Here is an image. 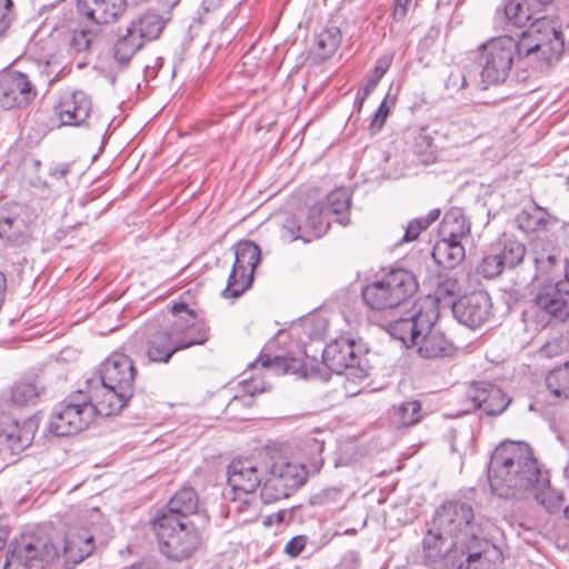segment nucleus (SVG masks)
<instances>
[{"label":"nucleus","instance_id":"1","mask_svg":"<svg viewBox=\"0 0 569 569\" xmlns=\"http://www.w3.org/2000/svg\"><path fill=\"white\" fill-rule=\"evenodd\" d=\"M93 536L86 529L69 531L62 550L46 536L23 533L11 541V560L24 569H73V566L88 558L93 549Z\"/></svg>","mask_w":569,"mask_h":569},{"label":"nucleus","instance_id":"2","mask_svg":"<svg viewBox=\"0 0 569 569\" xmlns=\"http://www.w3.org/2000/svg\"><path fill=\"white\" fill-rule=\"evenodd\" d=\"M488 479L495 495L523 499L533 491V451L523 441L505 440L493 450Z\"/></svg>","mask_w":569,"mask_h":569},{"label":"nucleus","instance_id":"3","mask_svg":"<svg viewBox=\"0 0 569 569\" xmlns=\"http://www.w3.org/2000/svg\"><path fill=\"white\" fill-rule=\"evenodd\" d=\"M438 312L435 306H413L410 316L391 325L392 336L407 347L418 346L417 352L423 359H438L453 355L455 347L443 332L435 328Z\"/></svg>","mask_w":569,"mask_h":569},{"label":"nucleus","instance_id":"4","mask_svg":"<svg viewBox=\"0 0 569 569\" xmlns=\"http://www.w3.org/2000/svg\"><path fill=\"white\" fill-rule=\"evenodd\" d=\"M136 369L124 353L110 355L100 366L98 379L87 380L91 392L101 400L104 413H119L133 396Z\"/></svg>","mask_w":569,"mask_h":569},{"label":"nucleus","instance_id":"5","mask_svg":"<svg viewBox=\"0 0 569 569\" xmlns=\"http://www.w3.org/2000/svg\"><path fill=\"white\" fill-rule=\"evenodd\" d=\"M533 53V39L529 31H521L515 37L505 34L492 38L480 46L479 64L481 80L486 84L503 82L511 70L515 56L521 58Z\"/></svg>","mask_w":569,"mask_h":569},{"label":"nucleus","instance_id":"6","mask_svg":"<svg viewBox=\"0 0 569 569\" xmlns=\"http://www.w3.org/2000/svg\"><path fill=\"white\" fill-rule=\"evenodd\" d=\"M100 402L87 385L86 389L70 393L53 409L48 425L49 432L58 437L77 435L87 429L97 416H113L102 412Z\"/></svg>","mask_w":569,"mask_h":569},{"label":"nucleus","instance_id":"7","mask_svg":"<svg viewBox=\"0 0 569 569\" xmlns=\"http://www.w3.org/2000/svg\"><path fill=\"white\" fill-rule=\"evenodd\" d=\"M418 289V282L412 272L396 269L381 280L362 288L365 303L375 311L393 309L409 299Z\"/></svg>","mask_w":569,"mask_h":569},{"label":"nucleus","instance_id":"8","mask_svg":"<svg viewBox=\"0 0 569 569\" xmlns=\"http://www.w3.org/2000/svg\"><path fill=\"white\" fill-rule=\"evenodd\" d=\"M433 525L442 529L446 535L458 541V548L463 543H472L483 538L482 526L476 520L471 506L459 500L443 502L433 515Z\"/></svg>","mask_w":569,"mask_h":569},{"label":"nucleus","instance_id":"9","mask_svg":"<svg viewBox=\"0 0 569 569\" xmlns=\"http://www.w3.org/2000/svg\"><path fill=\"white\" fill-rule=\"evenodd\" d=\"M161 552L169 559L180 561L189 558L199 547L200 533L192 521H153Z\"/></svg>","mask_w":569,"mask_h":569},{"label":"nucleus","instance_id":"10","mask_svg":"<svg viewBox=\"0 0 569 569\" xmlns=\"http://www.w3.org/2000/svg\"><path fill=\"white\" fill-rule=\"evenodd\" d=\"M307 479L306 465L279 460L268 463L263 475L261 499L264 503H272L289 497L301 487Z\"/></svg>","mask_w":569,"mask_h":569},{"label":"nucleus","instance_id":"11","mask_svg":"<svg viewBox=\"0 0 569 569\" xmlns=\"http://www.w3.org/2000/svg\"><path fill=\"white\" fill-rule=\"evenodd\" d=\"M268 470V461L256 457L233 459L228 466V485L233 493V501L249 503V498L257 488L262 487L263 475Z\"/></svg>","mask_w":569,"mask_h":569},{"label":"nucleus","instance_id":"12","mask_svg":"<svg viewBox=\"0 0 569 569\" xmlns=\"http://www.w3.org/2000/svg\"><path fill=\"white\" fill-rule=\"evenodd\" d=\"M457 560L447 569H499L502 563L501 550L489 539L481 538L472 543H463Z\"/></svg>","mask_w":569,"mask_h":569},{"label":"nucleus","instance_id":"13","mask_svg":"<svg viewBox=\"0 0 569 569\" xmlns=\"http://www.w3.org/2000/svg\"><path fill=\"white\" fill-rule=\"evenodd\" d=\"M36 97V86L26 73L16 70L0 72V106L3 109L27 107Z\"/></svg>","mask_w":569,"mask_h":569},{"label":"nucleus","instance_id":"14","mask_svg":"<svg viewBox=\"0 0 569 569\" xmlns=\"http://www.w3.org/2000/svg\"><path fill=\"white\" fill-rule=\"evenodd\" d=\"M31 213L28 207L14 203L0 211V242L6 247H20L30 236Z\"/></svg>","mask_w":569,"mask_h":569},{"label":"nucleus","instance_id":"15","mask_svg":"<svg viewBox=\"0 0 569 569\" xmlns=\"http://www.w3.org/2000/svg\"><path fill=\"white\" fill-rule=\"evenodd\" d=\"M451 309L459 323L477 329L490 318L492 302L489 293L480 290L460 297L453 301Z\"/></svg>","mask_w":569,"mask_h":569},{"label":"nucleus","instance_id":"16","mask_svg":"<svg viewBox=\"0 0 569 569\" xmlns=\"http://www.w3.org/2000/svg\"><path fill=\"white\" fill-rule=\"evenodd\" d=\"M563 49L565 38L561 27L546 16H536V60L547 63L558 61Z\"/></svg>","mask_w":569,"mask_h":569},{"label":"nucleus","instance_id":"17","mask_svg":"<svg viewBox=\"0 0 569 569\" xmlns=\"http://www.w3.org/2000/svg\"><path fill=\"white\" fill-rule=\"evenodd\" d=\"M459 549L458 541L433 523L422 539L423 557L429 565H438L446 560L447 567L458 559Z\"/></svg>","mask_w":569,"mask_h":569},{"label":"nucleus","instance_id":"18","mask_svg":"<svg viewBox=\"0 0 569 569\" xmlns=\"http://www.w3.org/2000/svg\"><path fill=\"white\" fill-rule=\"evenodd\" d=\"M475 409L487 416H499L509 406L511 399L496 385L488 381L472 382L466 393Z\"/></svg>","mask_w":569,"mask_h":569},{"label":"nucleus","instance_id":"19","mask_svg":"<svg viewBox=\"0 0 569 569\" xmlns=\"http://www.w3.org/2000/svg\"><path fill=\"white\" fill-rule=\"evenodd\" d=\"M536 307L540 309L536 312V323L540 321L541 312L565 321L569 317V290L561 281L541 284L536 292Z\"/></svg>","mask_w":569,"mask_h":569},{"label":"nucleus","instance_id":"20","mask_svg":"<svg viewBox=\"0 0 569 569\" xmlns=\"http://www.w3.org/2000/svg\"><path fill=\"white\" fill-rule=\"evenodd\" d=\"M361 342L355 339L340 337L328 343L322 351L325 366L337 375H342L346 367L359 362L362 357Z\"/></svg>","mask_w":569,"mask_h":569},{"label":"nucleus","instance_id":"21","mask_svg":"<svg viewBox=\"0 0 569 569\" xmlns=\"http://www.w3.org/2000/svg\"><path fill=\"white\" fill-rule=\"evenodd\" d=\"M169 327L178 351L203 345L209 339V328L196 312L171 320Z\"/></svg>","mask_w":569,"mask_h":569},{"label":"nucleus","instance_id":"22","mask_svg":"<svg viewBox=\"0 0 569 569\" xmlns=\"http://www.w3.org/2000/svg\"><path fill=\"white\" fill-rule=\"evenodd\" d=\"M198 507L199 499L196 490L183 487L171 497L163 509L158 511L153 521H162L163 519L171 522L190 521L189 517L197 512Z\"/></svg>","mask_w":569,"mask_h":569},{"label":"nucleus","instance_id":"23","mask_svg":"<svg viewBox=\"0 0 569 569\" xmlns=\"http://www.w3.org/2000/svg\"><path fill=\"white\" fill-rule=\"evenodd\" d=\"M91 99L83 91L66 92L61 96L56 112L64 126H81L89 117Z\"/></svg>","mask_w":569,"mask_h":569},{"label":"nucleus","instance_id":"24","mask_svg":"<svg viewBox=\"0 0 569 569\" xmlns=\"http://www.w3.org/2000/svg\"><path fill=\"white\" fill-rule=\"evenodd\" d=\"M126 0H78L79 14L97 24L112 23L123 14Z\"/></svg>","mask_w":569,"mask_h":569},{"label":"nucleus","instance_id":"25","mask_svg":"<svg viewBox=\"0 0 569 569\" xmlns=\"http://www.w3.org/2000/svg\"><path fill=\"white\" fill-rule=\"evenodd\" d=\"M563 228V221L555 212L536 203V249L557 250Z\"/></svg>","mask_w":569,"mask_h":569},{"label":"nucleus","instance_id":"26","mask_svg":"<svg viewBox=\"0 0 569 569\" xmlns=\"http://www.w3.org/2000/svg\"><path fill=\"white\" fill-rule=\"evenodd\" d=\"M533 0H506L502 9H497L496 23L503 21L507 27L529 31L533 38Z\"/></svg>","mask_w":569,"mask_h":569},{"label":"nucleus","instance_id":"27","mask_svg":"<svg viewBox=\"0 0 569 569\" xmlns=\"http://www.w3.org/2000/svg\"><path fill=\"white\" fill-rule=\"evenodd\" d=\"M34 437V421L18 419H0V441L6 442L11 451H21L29 447Z\"/></svg>","mask_w":569,"mask_h":569},{"label":"nucleus","instance_id":"28","mask_svg":"<svg viewBox=\"0 0 569 569\" xmlns=\"http://www.w3.org/2000/svg\"><path fill=\"white\" fill-rule=\"evenodd\" d=\"M567 260L562 259L557 250L542 249L539 256L536 252V282L539 287L545 283L562 281Z\"/></svg>","mask_w":569,"mask_h":569},{"label":"nucleus","instance_id":"29","mask_svg":"<svg viewBox=\"0 0 569 569\" xmlns=\"http://www.w3.org/2000/svg\"><path fill=\"white\" fill-rule=\"evenodd\" d=\"M536 502L549 513L558 512L563 501L562 491L551 487L549 471L536 459Z\"/></svg>","mask_w":569,"mask_h":569},{"label":"nucleus","instance_id":"30","mask_svg":"<svg viewBox=\"0 0 569 569\" xmlns=\"http://www.w3.org/2000/svg\"><path fill=\"white\" fill-rule=\"evenodd\" d=\"M243 391L244 395L238 396L236 395L230 399L228 405L226 406V415L232 419L247 420L249 417L244 413L246 410L250 409L253 405V396L256 393H261L267 390V386L263 381L258 380H244L243 381Z\"/></svg>","mask_w":569,"mask_h":569},{"label":"nucleus","instance_id":"31","mask_svg":"<svg viewBox=\"0 0 569 569\" xmlns=\"http://www.w3.org/2000/svg\"><path fill=\"white\" fill-rule=\"evenodd\" d=\"M174 339L171 338V330H160L151 335L147 342V357L151 362L167 363L177 352Z\"/></svg>","mask_w":569,"mask_h":569},{"label":"nucleus","instance_id":"32","mask_svg":"<svg viewBox=\"0 0 569 569\" xmlns=\"http://www.w3.org/2000/svg\"><path fill=\"white\" fill-rule=\"evenodd\" d=\"M332 219L329 217L327 207L322 202H317L311 206L303 220V231L309 236V242L313 238H320L327 233L330 228Z\"/></svg>","mask_w":569,"mask_h":569},{"label":"nucleus","instance_id":"33","mask_svg":"<svg viewBox=\"0 0 569 569\" xmlns=\"http://www.w3.org/2000/svg\"><path fill=\"white\" fill-rule=\"evenodd\" d=\"M164 22L158 13L147 12L133 20L127 29L143 42V40L157 39L162 32Z\"/></svg>","mask_w":569,"mask_h":569},{"label":"nucleus","instance_id":"34","mask_svg":"<svg viewBox=\"0 0 569 569\" xmlns=\"http://www.w3.org/2000/svg\"><path fill=\"white\" fill-rule=\"evenodd\" d=\"M272 342L267 346V350H270ZM261 367L273 372L274 375L284 373H297L302 368V360L300 358H293L284 355H270L266 352V349L261 351L259 356Z\"/></svg>","mask_w":569,"mask_h":569},{"label":"nucleus","instance_id":"35","mask_svg":"<svg viewBox=\"0 0 569 569\" xmlns=\"http://www.w3.org/2000/svg\"><path fill=\"white\" fill-rule=\"evenodd\" d=\"M545 382L553 397L569 400V361L550 369L546 375Z\"/></svg>","mask_w":569,"mask_h":569},{"label":"nucleus","instance_id":"36","mask_svg":"<svg viewBox=\"0 0 569 569\" xmlns=\"http://www.w3.org/2000/svg\"><path fill=\"white\" fill-rule=\"evenodd\" d=\"M234 250V262L233 267L252 272L260 262L261 251L258 244L250 240L239 241L233 246Z\"/></svg>","mask_w":569,"mask_h":569},{"label":"nucleus","instance_id":"37","mask_svg":"<svg viewBox=\"0 0 569 569\" xmlns=\"http://www.w3.org/2000/svg\"><path fill=\"white\" fill-rule=\"evenodd\" d=\"M341 43V31L338 27H328L316 36L315 54L320 60L331 58Z\"/></svg>","mask_w":569,"mask_h":569},{"label":"nucleus","instance_id":"38","mask_svg":"<svg viewBox=\"0 0 569 569\" xmlns=\"http://www.w3.org/2000/svg\"><path fill=\"white\" fill-rule=\"evenodd\" d=\"M422 418L421 403L410 400L395 406L391 412V421L397 428H406L418 423Z\"/></svg>","mask_w":569,"mask_h":569},{"label":"nucleus","instance_id":"39","mask_svg":"<svg viewBox=\"0 0 569 569\" xmlns=\"http://www.w3.org/2000/svg\"><path fill=\"white\" fill-rule=\"evenodd\" d=\"M252 272L240 270L232 266L227 287L222 291L224 298H239L252 283Z\"/></svg>","mask_w":569,"mask_h":569},{"label":"nucleus","instance_id":"40","mask_svg":"<svg viewBox=\"0 0 569 569\" xmlns=\"http://www.w3.org/2000/svg\"><path fill=\"white\" fill-rule=\"evenodd\" d=\"M470 230L463 213L460 209L453 208L448 211L441 221V234L448 237H465Z\"/></svg>","mask_w":569,"mask_h":569},{"label":"nucleus","instance_id":"41","mask_svg":"<svg viewBox=\"0 0 569 569\" xmlns=\"http://www.w3.org/2000/svg\"><path fill=\"white\" fill-rule=\"evenodd\" d=\"M142 47V41L136 38L130 30L127 29L124 36L116 42L113 48V57L117 62L124 67L129 63L133 54Z\"/></svg>","mask_w":569,"mask_h":569},{"label":"nucleus","instance_id":"42","mask_svg":"<svg viewBox=\"0 0 569 569\" xmlns=\"http://www.w3.org/2000/svg\"><path fill=\"white\" fill-rule=\"evenodd\" d=\"M321 202L327 207L330 218L332 216H341L350 208L351 193L347 188H337L327 196L326 201Z\"/></svg>","mask_w":569,"mask_h":569},{"label":"nucleus","instance_id":"43","mask_svg":"<svg viewBox=\"0 0 569 569\" xmlns=\"http://www.w3.org/2000/svg\"><path fill=\"white\" fill-rule=\"evenodd\" d=\"M42 389L33 381H20L11 390V400L19 406L33 405Z\"/></svg>","mask_w":569,"mask_h":569},{"label":"nucleus","instance_id":"44","mask_svg":"<svg viewBox=\"0 0 569 569\" xmlns=\"http://www.w3.org/2000/svg\"><path fill=\"white\" fill-rule=\"evenodd\" d=\"M497 254L507 269H512L523 261L526 247L517 240H508L505 242L502 250Z\"/></svg>","mask_w":569,"mask_h":569},{"label":"nucleus","instance_id":"45","mask_svg":"<svg viewBox=\"0 0 569 569\" xmlns=\"http://www.w3.org/2000/svg\"><path fill=\"white\" fill-rule=\"evenodd\" d=\"M325 443L313 437H308L303 442V451L308 456V462H306V469L309 468L313 472L320 471L323 466V451Z\"/></svg>","mask_w":569,"mask_h":569},{"label":"nucleus","instance_id":"46","mask_svg":"<svg viewBox=\"0 0 569 569\" xmlns=\"http://www.w3.org/2000/svg\"><path fill=\"white\" fill-rule=\"evenodd\" d=\"M303 229L305 223L300 217L296 214L287 216L282 222L281 237L290 242L298 239L309 242V236H307Z\"/></svg>","mask_w":569,"mask_h":569},{"label":"nucleus","instance_id":"47","mask_svg":"<svg viewBox=\"0 0 569 569\" xmlns=\"http://www.w3.org/2000/svg\"><path fill=\"white\" fill-rule=\"evenodd\" d=\"M433 256L439 257L441 263L452 268L463 259L465 249L462 244H455L452 247L451 244L437 243L433 249Z\"/></svg>","mask_w":569,"mask_h":569},{"label":"nucleus","instance_id":"48","mask_svg":"<svg viewBox=\"0 0 569 569\" xmlns=\"http://www.w3.org/2000/svg\"><path fill=\"white\" fill-rule=\"evenodd\" d=\"M342 375L346 376V392L352 396L359 392L357 387L362 383L368 376L367 370L361 366V358L358 363L346 367Z\"/></svg>","mask_w":569,"mask_h":569},{"label":"nucleus","instance_id":"49","mask_svg":"<svg viewBox=\"0 0 569 569\" xmlns=\"http://www.w3.org/2000/svg\"><path fill=\"white\" fill-rule=\"evenodd\" d=\"M507 269L497 253L482 258L477 267V273L486 279H493Z\"/></svg>","mask_w":569,"mask_h":569},{"label":"nucleus","instance_id":"50","mask_svg":"<svg viewBox=\"0 0 569 569\" xmlns=\"http://www.w3.org/2000/svg\"><path fill=\"white\" fill-rule=\"evenodd\" d=\"M343 497V492L340 488L337 487H330L322 489L320 492L316 493L312 497V503L318 506H327V507H333V508H342L338 505L341 502Z\"/></svg>","mask_w":569,"mask_h":569},{"label":"nucleus","instance_id":"51","mask_svg":"<svg viewBox=\"0 0 569 569\" xmlns=\"http://www.w3.org/2000/svg\"><path fill=\"white\" fill-rule=\"evenodd\" d=\"M415 151L419 156H432L433 154V139L426 129L415 137Z\"/></svg>","mask_w":569,"mask_h":569},{"label":"nucleus","instance_id":"52","mask_svg":"<svg viewBox=\"0 0 569 569\" xmlns=\"http://www.w3.org/2000/svg\"><path fill=\"white\" fill-rule=\"evenodd\" d=\"M395 54L392 52H387L382 54L377 61L373 70L368 74L370 80H375L376 83H379L381 78L389 70Z\"/></svg>","mask_w":569,"mask_h":569},{"label":"nucleus","instance_id":"53","mask_svg":"<svg viewBox=\"0 0 569 569\" xmlns=\"http://www.w3.org/2000/svg\"><path fill=\"white\" fill-rule=\"evenodd\" d=\"M14 18L12 0H0V38L6 34Z\"/></svg>","mask_w":569,"mask_h":569},{"label":"nucleus","instance_id":"54","mask_svg":"<svg viewBox=\"0 0 569 569\" xmlns=\"http://www.w3.org/2000/svg\"><path fill=\"white\" fill-rule=\"evenodd\" d=\"M91 42V33L86 30H80L73 33L70 47L76 52H84L90 48Z\"/></svg>","mask_w":569,"mask_h":569},{"label":"nucleus","instance_id":"55","mask_svg":"<svg viewBox=\"0 0 569 569\" xmlns=\"http://www.w3.org/2000/svg\"><path fill=\"white\" fill-rule=\"evenodd\" d=\"M467 86L465 73L457 69L451 71L446 80V88L449 91L458 92Z\"/></svg>","mask_w":569,"mask_h":569},{"label":"nucleus","instance_id":"56","mask_svg":"<svg viewBox=\"0 0 569 569\" xmlns=\"http://www.w3.org/2000/svg\"><path fill=\"white\" fill-rule=\"evenodd\" d=\"M516 227L526 236L533 232V218L528 210H522L515 219Z\"/></svg>","mask_w":569,"mask_h":569},{"label":"nucleus","instance_id":"57","mask_svg":"<svg viewBox=\"0 0 569 569\" xmlns=\"http://www.w3.org/2000/svg\"><path fill=\"white\" fill-rule=\"evenodd\" d=\"M389 111L390 108L387 106L386 100H383L371 119L370 128L373 130H380L387 120Z\"/></svg>","mask_w":569,"mask_h":569},{"label":"nucleus","instance_id":"58","mask_svg":"<svg viewBox=\"0 0 569 569\" xmlns=\"http://www.w3.org/2000/svg\"><path fill=\"white\" fill-rule=\"evenodd\" d=\"M361 565L360 553L356 550H348L340 560V569H359Z\"/></svg>","mask_w":569,"mask_h":569},{"label":"nucleus","instance_id":"59","mask_svg":"<svg viewBox=\"0 0 569 569\" xmlns=\"http://www.w3.org/2000/svg\"><path fill=\"white\" fill-rule=\"evenodd\" d=\"M440 217V209L430 210L425 217H419L412 219L415 223L419 227L420 231L428 229L435 221H437Z\"/></svg>","mask_w":569,"mask_h":569},{"label":"nucleus","instance_id":"60","mask_svg":"<svg viewBox=\"0 0 569 569\" xmlns=\"http://www.w3.org/2000/svg\"><path fill=\"white\" fill-rule=\"evenodd\" d=\"M410 3L411 0H395V7L391 13L392 20L397 22L402 21L408 13Z\"/></svg>","mask_w":569,"mask_h":569},{"label":"nucleus","instance_id":"61","mask_svg":"<svg viewBox=\"0 0 569 569\" xmlns=\"http://www.w3.org/2000/svg\"><path fill=\"white\" fill-rule=\"evenodd\" d=\"M305 537L302 536H296L293 537L292 539H290L286 547H284V551L291 556V557H296L298 556L305 548Z\"/></svg>","mask_w":569,"mask_h":569},{"label":"nucleus","instance_id":"62","mask_svg":"<svg viewBox=\"0 0 569 569\" xmlns=\"http://www.w3.org/2000/svg\"><path fill=\"white\" fill-rule=\"evenodd\" d=\"M420 233H421V231H420L419 227L415 223L413 220H411L405 229V234L402 237V241L411 242V241L418 239Z\"/></svg>","mask_w":569,"mask_h":569},{"label":"nucleus","instance_id":"63","mask_svg":"<svg viewBox=\"0 0 569 569\" xmlns=\"http://www.w3.org/2000/svg\"><path fill=\"white\" fill-rule=\"evenodd\" d=\"M171 311H172V316L174 317V319L180 318V317H188L189 312H194L192 309H190L188 307V305L186 302H182V301L174 302L172 305Z\"/></svg>","mask_w":569,"mask_h":569},{"label":"nucleus","instance_id":"64","mask_svg":"<svg viewBox=\"0 0 569 569\" xmlns=\"http://www.w3.org/2000/svg\"><path fill=\"white\" fill-rule=\"evenodd\" d=\"M70 170V166L68 163H61L50 169V176L60 179L63 178Z\"/></svg>","mask_w":569,"mask_h":569}]
</instances>
